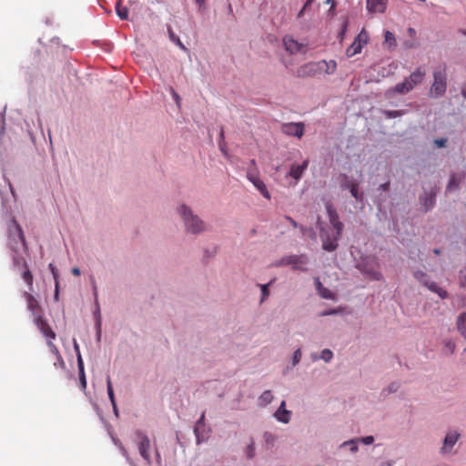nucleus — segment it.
I'll return each mask as SVG.
<instances>
[{"label":"nucleus","instance_id":"nucleus-1","mask_svg":"<svg viewBox=\"0 0 466 466\" xmlns=\"http://www.w3.org/2000/svg\"><path fill=\"white\" fill-rule=\"evenodd\" d=\"M8 247L12 252H26L27 245L22 228L15 218L9 220L7 226Z\"/></svg>","mask_w":466,"mask_h":466},{"label":"nucleus","instance_id":"nucleus-2","mask_svg":"<svg viewBox=\"0 0 466 466\" xmlns=\"http://www.w3.org/2000/svg\"><path fill=\"white\" fill-rule=\"evenodd\" d=\"M447 89L446 66L441 64L433 70V83L430 88V95L433 97L442 96Z\"/></svg>","mask_w":466,"mask_h":466},{"label":"nucleus","instance_id":"nucleus-3","mask_svg":"<svg viewBox=\"0 0 466 466\" xmlns=\"http://www.w3.org/2000/svg\"><path fill=\"white\" fill-rule=\"evenodd\" d=\"M426 76V71L422 67L416 68L403 82L394 86V91L399 94H407L416 86L422 83Z\"/></svg>","mask_w":466,"mask_h":466},{"label":"nucleus","instance_id":"nucleus-4","mask_svg":"<svg viewBox=\"0 0 466 466\" xmlns=\"http://www.w3.org/2000/svg\"><path fill=\"white\" fill-rule=\"evenodd\" d=\"M178 212L185 221L187 231L197 234L205 230L204 222L198 216L193 215L187 206L182 205Z\"/></svg>","mask_w":466,"mask_h":466},{"label":"nucleus","instance_id":"nucleus-5","mask_svg":"<svg viewBox=\"0 0 466 466\" xmlns=\"http://www.w3.org/2000/svg\"><path fill=\"white\" fill-rule=\"evenodd\" d=\"M369 34L362 29L360 34L355 37L353 43L347 48L346 55L348 57H352L357 54H360L362 47L368 44Z\"/></svg>","mask_w":466,"mask_h":466},{"label":"nucleus","instance_id":"nucleus-6","mask_svg":"<svg viewBox=\"0 0 466 466\" xmlns=\"http://www.w3.org/2000/svg\"><path fill=\"white\" fill-rule=\"evenodd\" d=\"M360 269L371 279H380L381 274L379 271V263L374 258H366L360 265Z\"/></svg>","mask_w":466,"mask_h":466},{"label":"nucleus","instance_id":"nucleus-7","mask_svg":"<svg viewBox=\"0 0 466 466\" xmlns=\"http://www.w3.org/2000/svg\"><path fill=\"white\" fill-rule=\"evenodd\" d=\"M137 449L140 456L143 458V460L148 464H151V457L149 453L150 449V440L149 438L138 431L137 432Z\"/></svg>","mask_w":466,"mask_h":466},{"label":"nucleus","instance_id":"nucleus-8","mask_svg":"<svg viewBox=\"0 0 466 466\" xmlns=\"http://www.w3.org/2000/svg\"><path fill=\"white\" fill-rule=\"evenodd\" d=\"M414 277L425 287H427L432 292L437 293L441 299H446L448 297L447 291L442 289L441 288L438 287V285L433 281H429L427 275L418 270L414 272Z\"/></svg>","mask_w":466,"mask_h":466},{"label":"nucleus","instance_id":"nucleus-9","mask_svg":"<svg viewBox=\"0 0 466 466\" xmlns=\"http://www.w3.org/2000/svg\"><path fill=\"white\" fill-rule=\"evenodd\" d=\"M308 257L304 254L301 255H290L281 258L280 265H291L293 269L307 270L302 268L303 265L308 263Z\"/></svg>","mask_w":466,"mask_h":466},{"label":"nucleus","instance_id":"nucleus-10","mask_svg":"<svg viewBox=\"0 0 466 466\" xmlns=\"http://www.w3.org/2000/svg\"><path fill=\"white\" fill-rule=\"evenodd\" d=\"M247 177L264 198L270 199V194L265 183L259 178L258 171L248 169Z\"/></svg>","mask_w":466,"mask_h":466},{"label":"nucleus","instance_id":"nucleus-11","mask_svg":"<svg viewBox=\"0 0 466 466\" xmlns=\"http://www.w3.org/2000/svg\"><path fill=\"white\" fill-rule=\"evenodd\" d=\"M343 179L340 182V187L342 189H349L351 196L356 198L357 200H362L363 194L359 192V184L353 180L350 179L348 176L343 175Z\"/></svg>","mask_w":466,"mask_h":466},{"label":"nucleus","instance_id":"nucleus-12","mask_svg":"<svg viewBox=\"0 0 466 466\" xmlns=\"http://www.w3.org/2000/svg\"><path fill=\"white\" fill-rule=\"evenodd\" d=\"M326 210L329 216V220L331 226L335 228L336 232H338L339 237H341L343 230V224L339 221V215L336 209L330 203L326 204Z\"/></svg>","mask_w":466,"mask_h":466},{"label":"nucleus","instance_id":"nucleus-13","mask_svg":"<svg viewBox=\"0 0 466 466\" xmlns=\"http://www.w3.org/2000/svg\"><path fill=\"white\" fill-rule=\"evenodd\" d=\"M23 297L25 299L27 309L32 312L34 319L42 317V309L38 300L28 291H25Z\"/></svg>","mask_w":466,"mask_h":466},{"label":"nucleus","instance_id":"nucleus-14","mask_svg":"<svg viewBox=\"0 0 466 466\" xmlns=\"http://www.w3.org/2000/svg\"><path fill=\"white\" fill-rule=\"evenodd\" d=\"M34 322L47 340L56 339V333L43 317L34 319Z\"/></svg>","mask_w":466,"mask_h":466},{"label":"nucleus","instance_id":"nucleus-15","mask_svg":"<svg viewBox=\"0 0 466 466\" xmlns=\"http://www.w3.org/2000/svg\"><path fill=\"white\" fill-rule=\"evenodd\" d=\"M320 238L322 241V248L326 251H334L338 248V241L340 238L338 232H336L333 238H330L328 234L320 231Z\"/></svg>","mask_w":466,"mask_h":466},{"label":"nucleus","instance_id":"nucleus-16","mask_svg":"<svg viewBox=\"0 0 466 466\" xmlns=\"http://www.w3.org/2000/svg\"><path fill=\"white\" fill-rule=\"evenodd\" d=\"M282 131L286 135L300 138L304 134L303 123H288L282 126Z\"/></svg>","mask_w":466,"mask_h":466},{"label":"nucleus","instance_id":"nucleus-17","mask_svg":"<svg viewBox=\"0 0 466 466\" xmlns=\"http://www.w3.org/2000/svg\"><path fill=\"white\" fill-rule=\"evenodd\" d=\"M317 73H319L317 63H308V64H305L298 68L297 76H299V77L313 76Z\"/></svg>","mask_w":466,"mask_h":466},{"label":"nucleus","instance_id":"nucleus-18","mask_svg":"<svg viewBox=\"0 0 466 466\" xmlns=\"http://www.w3.org/2000/svg\"><path fill=\"white\" fill-rule=\"evenodd\" d=\"M388 0H367L366 6L370 13H384Z\"/></svg>","mask_w":466,"mask_h":466},{"label":"nucleus","instance_id":"nucleus-19","mask_svg":"<svg viewBox=\"0 0 466 466\" xmlns=\"http://www.w3.org/2000/svg\"><path fill=\"white\" fill-rule=\"evenodd\" d=\"M459 438L460 434L457 431L449 432L444 439L443 446L441 447V451L443 453L450 452Z\"/></svg>","mask_w":466,"mask_h":466},{"label":"nucleus","instance_id":"nucleus-20","mask_svg":"<svg viewBox=\"0 0 466 466\" xmlns=\"http://www.w3.org/2000/svg\"><path fill=\"white\" fill-rule=\"evenodd\" d=\"M309 166V160L306 159L301 165H293L290 167L289 175L296 180H299L304 174Z\"/></svg>","mask_w":466,"mask_h":466},{"label":"nucleus","instance_id":"nucleus-21","mask_svg":"<svg viewBox=\"0 0 466 466\" xmlns=\"http://www.w3.org/2000/svg\"><path fill=\"white\" fill-rule=\"evenodd\" d=\"M47 346L49 348L50 352L56 358V361L54 362V365L56 367L58 365L61 369L65 370L66 363H65L63 357L61 356L57 347L52 342V340H47Z\"/></svg>","mask_w":466,"mask_h":466},{"label":"nucleus","instance_id":"nucleus-22","mask_svg":"<svg viewBox=\"0 0 466 466\" xmlns=\"http://www.w3.org/2000/svg\"><path fill=\"white\" fill-rule=\"evenodd\" d=\"M286 402L282 401L279 409L274 413L275 418L283 423H288L290 420V411L285 409Z\"/></svg>","mask_w":466,"mask_h":466},{"label":"nucleus","instance_id":"nucleus-23","mask_svg":"<svg viewBox=\"0 0 466 466\" xmlns=\"http://www.w3.org/2000/svg\"><path fill=\"white\" fill-rule=\"evenodd\" d=\"M319 72H325L327 74H333L336 71L337 68V63L334 60L329 61H319L317 63Z\"/></svg>","mask_w":466,"mask_h":466},{"label":"nucleus","instance_id":"nucleus-24","mask_svg":"<svg viewBox=\"0 0 466 466\" xmlns=\"http://www.w3.org/2000/svg\"><path fill=\"white\" fill-rule=\"evenodd\" d=\"M283 44L287 51H289L290 53L299 52L302 48V46L299 43L289 36L284 37Z\"/></svg>","mask_w":466,"mask_h":466},{"label":"nucleus","instance_id":"nucleus-25","mask_svg":"<svg viewBox=\"0 0 466 466\" xmlns=\"http://www.w3.org/2000/svg\"><path fill=\"white\" fill-rule=\"evenodd\" d=\"M12 260H13L14 268L18 270L22 269L24 268H26L28 266L25 258L21 255V252H19V253L13 252Z\"/></svg>","mask_w":466,"mask_h":466},{"label":"nucleus","instance_id":"nucleus-26","mask_svg":"<svg viewBox=\"0 0 466 466\" xmlns=\"http://www.w3.org/2000/svg\"><path fill=\"white\" fill-rule=\"evenodd\" d=\"M78 371H79V381H80V387L81 390H85L86 389V378L84 369V361L82 359V356H79L78 358Z\"/></svg>","mask_w":466,"mask_h":466},{"label":"nucleus","instance_id":"nucleus-27","mask_svg":"<svg viewBox=\"0 0 466 466\" xmlns=\"http://www.w3.org/2000/svg\"><path fill=\"white\" fill-rule=\"evenodd\" d=\"M21 270V276L24 281L27 284L29 291H33V281L34 278L31 273V271L28 268V266L26 268H24Z\"/></svg>","mask_w":466,"mask_h":466},{"label":"nucleus","instance_id":"nucleus-28","mask_svg":"<svg viewBox=\"0 0 466 466\" xmlns=\"http://www.w3.org/2000/svg\"><path fill=\"white\" fill-rule=\"evenodd\" d=\"M457 329L466 339V312L460 314L457 319Z\"/></svg>","mask_w":466,"mask_h":466},{"label":"nucleus","instance_id":"nucleus-29","mask_svg":"<svg viewBox=\"0 0 466 466\" xmlns=\"http://www.w3.org/2000/svg\"><path fill=\"white\" fill-rule=\"evenodd\" d=\"M462 177H463V174L462 175L452 174L451 176L449 184L447 186V189L448 190H453V189L458 188L459 184H460V182H461Z\"/></svg>","mask_w":466,"mask_h":466},{"label":"nucleus","instance_id":"nucleus-30","mask_svg":"<svg viewBox=\"0 0 466 466\" xmlns=\"http://www.w3.org/2000/svg\"><path fill=\"white\" fill-rule=\"evenodd\" d=\"M106 390H107V394H108V398L110 400V402H111V404L113 406V409H114L115 412L116 413L117 412L116 403V400H115V395H114V390H113L111 380H110L109 377L106 380Z\"/></svg>","mask_w":466,"mask_h":466},{"label":"nucleus","instance_id":"nucleus-31","mask_svg":"<svg viewBox=\"0 0 466 466\" xmlns=\"http://www.w3.org/2000/svg\"><path fill=\"white\" fill-rule=\"evenodd\" d=\"M116 11L120 19L127 20L128 18V10L126 6L122 5L120 1L116 5Z\"/></svg>","mask_w":466,"mask_h":466},{"label":"nucleus","instance_id":"nucleus-32","mask_svg":"<svg viewBox=\"0 0 466 466\" xmlns=\"http://www.w3.org/2000/svg\"><path fill=\"white\" fill-rule=\"evenodd\" d=\"M48 267H49V268H50V270H51V272L53 274L54 279H55V287H56L55 298L57 299V297H58V288H59L58 271H57L56 268L52 263H50Z\"/></svg>","mask_w":466,"mask_h":466},{"label":"nucleus","instance_id":"nucleus-33","mask_svg":"<svg viewBox=\"0 0 466 466\" xmlns=\"http://www.w3.org/2000/svg\"><path fill=\"white\" fill-rule=\"evenodd\" d=\"M204 420H205V413H202L201 417H200V418H199V420L197 421V423H196V425H195V428H194V432H195V434H196V437H197L198 442H200L199 431H200V428H201V427H204V426H205Z\"/></svg>","mask_w":466,"mask_h":466},{"label":"nucleus","instance_id":"nucleus-34","mask_svg":"<svg viewBox=\"0 0 466 466\" xmlns=\"http://www.w3.org/2000/svg\"><path fill=\"white\" fill-rule=\"evenodd\" d=\"M273 400V395L270 390H265L259 397V400L263 405L269 404Z\"/></svg>","mask_w":466,"mask_h":466},{"label":"nucleus","instance_id":"nucleus-35","mask_svg":"<svg viewBox=\"0 0 466 466\" xmlns=\"http://www.w3.org/2000/svg\"><path fill=\"white\" fill-rule=\"evenodd\" d=\"M384 36H385V43L387 45H389V46H396V39H395L394 35L391 32L386 31Z\"/></svg>","mask_w":466,"mask_h":466},{"label":"nucleus","instance_id":"nucleus-36","mask_svg":"<svg viewBox=\"0 0 466 466\" xmlns=\"http://www.w3.org/2000/svg\"><path fill=\"white\" fill-rule=\"evenodd\" d=\"M332 357H333V353L331 350L325 349L321 351L320 359H322L325 362L330 361Z\"/></svg>","mask_w":466,"mask_h":466},{"label":"nucleus","instance_id":"nucleus-37","mask_svg":"<svg viewBox=\"0 0 466 466\" xmlns=\"http://www.w3.org/2000/svg\"><path fill=\"white\" fill-rule=\"evenodd\" d=\"M167 31H168V35H169L170 40L175 42V43H177L181 48L185 49V46L180 42L179 38L175 35V33L173 32L172 28L168 27Z\"/></svg>","mask_w":466,"mask_h":466},{"label":"nucleus","instance_id":"nucleus-38","mask_svg":"<svg viewBox=\"0 0 466 466\" xmlns=\"http://www.w3.org/2000/svg\"><path fill=\"white\" fill-rule=\"evenodd\" d=\"M342 446H349L350 447V450L352 451V452H355L358 451V444H357V441H354V440H350V441H344Z\"/></svg>","mask_w":466,"mask_h":466},{"label":"nucleus","instance_id":"nucleus-39","mask_svg":"<svg viewBox=\"0 0 466 466\" xmlns=\"http://www.w3.org/2000/svg\"><path fill=\"white\" fill-rule=\"evenodd\" d=\"M459 282L461 287H466V268L460 271Z\"/></svg>","mask_w":466,"mask_h":466},{"label":"nucleus","instance_id":"nucleus-40","mask_svg":"<svg viewBox=\"0 0 466 466\" xmlns=\"http://www.w3.org/2000/svg\"><path fill=\"white\" fill-rule=\"evenodd\" d=\"M319 293L324 299H333L331 291L326 288L319 289Z\"/></svg>","mask_w":466,"mask_h":466},{"label":"nucleus","instance_id":"nucleus-41","mask_svg":"<svg viewBox=\"0 0 466 466\" xmlns=\"http://www.w3.org/2000/svg\"><path fill=\"white\" fill-rule=\"evenodd\" d=\"M254 451H255V448H254V442L251 441L248 447H247V451H246V454H247V457L248 458H253L254 457Z\"/></svg>","mask_w":466,"mask_h":466},{"label":"nucleus","instance_id":"nucleus-42","mask_svg":"<svg viewBox=\"0 0 466 466\" xmlns=\"http://www.w3.org/2000/svg\"><path fill=\"white\" fill-rule=\"evenodd\" d=\"M269 295L268 292V284H265L261 286V301L266 299Z\"/></svg>","mask_w":466,"mask_h":466},{"label":"nucleus","instance_id":"nucleus-43","mask_svg":"<svg viewBox=\"0 0 466 466\" xmlns=\"http://www.w3.org/2000/svg\"><path fill=\"white\" fill-rule=\"evenodd\" d=\"M301 359V351L299 349L296 350L293 353V365H296L299 362Z\"/></svg>","mask_w":466,"mask_h":466},{"label":"nucleus","instance_id":"nucleus-44","mask_svg":"<svg viewBox=\"0 0 466 466\" xmlns=\"http://www.w3.org/2000/svg\"><path fill=\"white\" fill-rule=\"evenodd\" d=\"M359 441H360L366 445H370L374 441V438L372 436H366V437L359 439Z\"/></svg>","mask_w":466,"mask_h":466},{"label":"nucleus","instance_id":"nucleus-45","mask_svg":"<svg viewBox=\"0 0 466 466\" xmlns=\"http://www.w3.org/2000/svg\"><path fill=\"white\" fill-rule=\"evenodd\" d=\"M385 115L388 117H396V116H401V113H400V111H398V110H388V111H385Z\"/></svg>","mask_w":466,"mask_h":466},{"label":"nucleus","instance_id":"nucleus-46","mask_svg":"<svg viewBox=\"0 0 466 466\" xmlns=\"http://www.w3.org/2000/svg\"><path fill=\"white\" fill-rule=\"evenodd\" d=\"M445 349H446V350H447L449 353H453L454 349H455V344H454V342H452V341H451V340H450V341H447V342L445 343Z\"/></svg>","mask_w":466,"mask_h":466},{"label":"nucleus","instance_id":"nucleus-47","mask_svg":"<svg viewBox=\"0 0 466 466\" xmlns=\"http://www.w3.org/2000/svg\"><path fill=\"white\" fill-rule=\"evenodd\" d=\"M347 27H348V21H344L343 24H342L341 31L339 33V37H340L341 40L343 39V37H344V35L346 34Z\"/></svg>","mask_w":466,"mask_h":466},{"label":"nucleus","instance_id":"nucleus-48","mask_svg":"<svg viewBox=\"0 0 466 466\" xmlns=\"http://www.w3.org/2000/svg\"><path fill=\"white\" fill-rule=\"evenodd\" d=\"M434 143L438 147H443L446 146L447 140L445 138L436 139Z\"/></svg>","mask_w":466,"mask_h":466},{"label":"nucleus","instance_id":"nucleus-49","mask_svg":"<svg viewBox=\"0 0 466 466\" xmlns=\"http://www.w3.org/2000/svg\"><path fill=\"white\" fill-rule=\"evenodd\" d=\"M74 350L76 353V359L78 360L79 356H81L79 345L77 344L76 340H74Z\"/></svg>","mask_w":466,"mask_h":466},{"label":"nucleus","instance_id":"nucleus-50","mask_svg":"<svg viewBox=\"0 0 466 466\" xmlns=\"http://www.w3.org/2000/svg\"><path fill=\"white\" fill-rule=\"evenodd\" d=\"M248 169L258 171V167H257V163H256V160H255V159H251V160H250L249 167H248Z\"/></svg>","mask_w":466,"mask_h":466},{"label":"nucleus","instance_id":"nucleus-51","mask_svg":"<svg viewBox=\"0 0 466 466\" xmlns=\"http://www.w3.org/2000/svg\"><path fill=\"white\" fill-rule=\"evenodd\" d=\"M265 441H266V442H267L268 444V443H270L271 441H274V437H273V435H272V434H270V433H266V434H265Z\"/></svg>","mask_w":466,"mask_h":466},{"label":"nucleus","instance_id":"nucleus-52","mask_svg":"<svg viewBox=\"0 0 466 466\" xmlns=\"http://www.w3.org/2000/svg\"><path fill=\"white\" fill-rule=\"evenodd\" d=\"M286 219L294 227V228H297L298 227V223L291 218V217H289L287 216L286 217Z\"/></svg>","mask_w":466,"mask_h":466},{"label":"nucleus","instance_id":"nucleus-53","mask_svg":"<svg viewBox=\"0 0 466 466\" xmlns=\"http://www.w3.org/2000/svg\"><path fill=\"white\" fill-rule=\"evenodd\" d=\"M172 96L176 101V103L179 106L180 103V97L172 89Z\"/></svg>","mask_w":466,"mask_h":466},{"label":"nucleus","instance_id":"nucleus-54","mask_svg":"<svg viewBox=\"0 0 466 466\" xmlns=\"http://www.w3.org/2000/svg\"><path fill=\"white\" fill-rule=\"evenodd\" d=\"M389 187H390V182H386V183H384V184H381V185L380 186V188L381 190H383V191H386V190H388V189H389Z\"/></svg>","mask_w":466,"mask_h":466},{"label":"nucleus","instance_id":"nucleus-55","mask_svg":"<svg viewBox=\"0 0 466 466\" xmlns=\"http://www.w3.org/2000/svg\"><path fill=\"white\" fill-rule=\"evenodd\" d=\"M313 2L314 0H307L303 5V10H306L309 6H310Z\"/></svg>","mask_w":466,"mask_h":466},{"label":"nucleus","instance_id":"nucleus-56","mask_svg":"<svg viewBox=\"0 0 466 466\" xmlns=\"http://www.w3.org/2000/svg\"><path fill=\"white\" fill-rule=\"evenodd\" d=\"M71 272L75 276H79L80 275V269L78 268H73Z\"/></svg>","mask_w":466,"mask_h":466},{"label":"nucleus","instance_id":"nucleus-57","mask_svg":"<svg viewBox=\"0 0 466 466\" xmlns=\"http://www.w3.org/2000/svg\"><path fill=\"white\" fill-rule=\"evenodd\" d=\"M315 282H316V286H317V289L319 291V289H322L324 288L319 279H316Z\"/></svg>","mask_w":466,"mask_h":466},{"label":"nucleus","instance_id":"nucleus-58","mask_svg":"<svg viewBox=\"0 0 466 466\" xmlns=\"http://www.w3.org/2000/svg\"><path fill=\"white\" fill-rule=\"evenodd\" d=\"M218 146H219V148L220 150L225 153L226 150H225V142H218Z\"/></svg>","mask_w":466,"mask_h":466},{"label":"nucleus","instance_id":"nucleus-59","mask_svg":"<svg viewBox=\"0 0 466 466\" xmlns=\"http://www.w3.org/2000/svg\"><path fill=\"white\" fill-rule=\"evenodd\" d=\"M219 137H220V141H219V142H225L224 130H223V128H221V130H220Z\"/></svg>","mask_w":466,"mask_h":466},{"label":"nucleus","instance_id":"nucleus-60","mask_svg":"<svg viewBox=\"0 0 466 466\" xmlns=\"http://www.w3.org/2000/svg\"><path fill=\"white\" fill-rule=\"evenodd\" d=\"M306 10H303V8L299 12L298 17H301Z\"/></svg>","mask_w":466,"mask_h":466},{"label":"nucleus","instance_id":"nucleus-61","mask_svg":"<svg viewBox=\"0 0 466 466\" xmlns=\"http://www.w3.org/2000/svg\"><path fill=\"white\" fill-rule=\"evenodd\" d=\"M332 313H335V310H331V311H329V312H324L321 315L325 316V315H329V314H332Z\"/></svg>","mask_w":466,"mask_h":466},{"label":"nucleus","instance_id":"nucleus-62","mask_svg":"<svg viewBox=\"0 0 466 466\" xmlns=\"http://www.w3.org/2000/svg\"><path fill=\"white\" fill-rule=\"evenodd\" d=\"M156 455H157V461L160 462L161 458H160L158 451H156Z\"/></svg>","mask_w":466,"mask_h":466},{"label":"nucleus","instance_id":"nucleus-63","mask_svg":"<svg viewBox=\"0 0 466 466\" xmlns=\"http://www.w3.org/2000/svg\"><path fill=\"white\" fill-rule=\"evenodd\" d=\"M459 32L466 36V29H461Z\"/></svg>","mask_w":466,"mask_h":466},{"label":"nucleus","instance_id":"nucleus-64","mask_svg":"<svg viewBox=\"0 0 466 466\" xmlns=\"http://www.w3.org/2000/svg\"><path fill=\"white\" fill-rule=\"evenodd\" d=\"M409 33L412 35L413 34H415V30L413 28H410Z\"/></svg>","mask_w":466,"mask_h":466}]
</instances>
